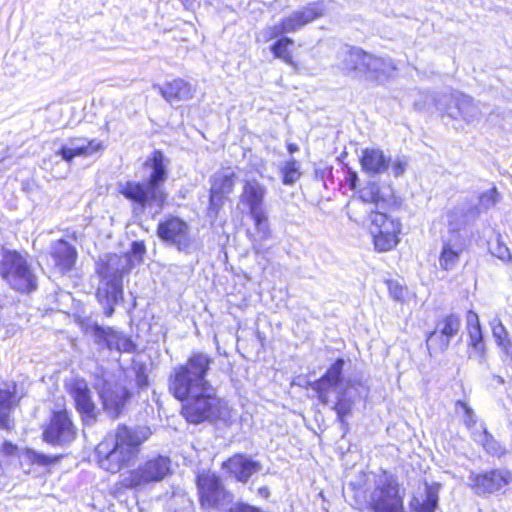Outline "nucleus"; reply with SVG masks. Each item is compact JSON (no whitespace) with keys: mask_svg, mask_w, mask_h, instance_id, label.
<instances>
[{"mask_svg":"<svg viewBox=\"0 0 512 512\" xmlns=\"http://www.w3.org/2000/svg\"><path fill=\"white\" fill-rule=\"evenodd\" d=\"M16 393L15 382L5 383L0 388V429L10 430L13 427L11 412L17 405Z\"/></svg>","mask_w":512,"mask_h":512,"instance_id":"nucleus-26","label":"nucleus"},{"mask_svg":"<svg viewBox=\"0 0 512 512\" xmlns=\"http://www.w3.org/2000/svg\"><path fill=\"white\" fill-rule=\"evenodd\" d=\"M84 332L93 339L99 349L130 352L133 348V343L129 338L109 326H101L94 322L86 324Z\"/></svg>","mask_w":512,"mask_h":512,"instance_id":"nucleus-12","label":"nucleus"},{"mask_svg":"<svg viewBox=\"0 0 512 512\" xmlns=\"http://www.w3.org/2000/svg\"><path fill=\"white\" fill-rule=\"evenodd\" d=\"M338 67L347 75L364 74L366 52L357 47L345 45L338 51Z\"/></svg>","mask_w":512,"mask_h":512,"instance_id":"nucleus-23","label":"nucleus"},{"mask_svg":"<svg viewBox=\"0 0 512 512\" xmlns=\"http://www.w3.org/2000/svg\"><path fill=\"white\" fill-rule=\"evenodd\" d=\"M387 284L389 293L393 299L397 301L404 299L405 290L398 282L390 280Z\"/></svg>","mask_w":512,"mask_h":512,"instance_id":"nucleus-48","label":"nucleus"},{"mask_svg":"<svg viewBox=\"0 0 512 512\" xmlns=\"http://www.w3.org/2000/svg\"><path fill=\"white\" fill-rule=\"evenodd\" d=\"M348 180L350 182L351 187L354 188L357 181V174L355 172L350 173Z\"/></svg>","mask_w":512,"mask_h":512,"instance_id":"nucleus-55","label":"nucleus"},{"mask_svg":"<svg viewBox=\"0 0 512 512\" xmlns=\"http://www.w3.org/2000/svg\"><path fill=\"white\" fill-rule=\"evenodd\" d=\"M500 201V195L496 187H492L482 192L478 198V205L482 212H486L493 208Z\"/></svg>","mask_w":512,"mask_h":512,"instance_id":"nucleus-41","label":"nucleus"},{"mask_svg":"<svg viewBox=\"0 0 512 512\" xmlns=\"http://www.w3.org/2000/svg\"><path fill=\"white\" fill-rule=\"evenodd\" d=\"M459 409L463 410V423L472 435L473 430H479V425L477 424V416L474 410L462 400H457L455 403L456 412H459Z\"/></svg>","mask_w":512,"mask_h":512,"instance_id":"nucleus-39","label":"nucleus"},{"mask_svg":"<svg viewBox=\"0 0 512 512\" xmlns=\"http://www.w3.org/2000/svg\"><path fill=\"white\" fill-rule=\"evenodd\" d=\"M153 88L158 90L162 97L170 104L188 101L194 94L192 85L181 78L167 82L163 86L154 84Z\"/></svg>","mask_w":512,"mask_h":512,"instance_id":"nucleus-24","label":"nucleus"},{"mask_svg":"<svg viewBox=\"0 0 512 512\" xmlns=\"http://www.w3.org/2000/svg\"><path fill=\"white\" fill-rule=\"evenodd\" d=\"M472 439L481 444L489 455L501 456L505 453V448L488 432L484 423L479 424V430H473Z\"/></svg>","mask_w":512,"mask_h":512,"instance_id":"nucleus-32","label":"nucleus"},{"mask_svg":"<svg viewBox=\"0 0 512 512\" xmlns=\"http://www.w3.org/2000/svg\"><path fill=\"white\" fill-rule=\"evenodd\" d=\"M94 388L98 392L103 409L107 415L112 419L118 418L127 400L130 398L129 390L106 374L96 376Z\"/></svg>","mask_w":512,"mask_h":512,"instance_id":"nucleus-9","label":"nucleus"},{"mask_svg":"<svg viewBox=\"0 0 512 512\" xmlns=\"http://www.w3.org/2000/svg\"><path fill=\"white\" fill-rule=\"evenodd\" d=\"M310 387L317 393L319 401L324 405L329 403V391L331 389L336 388L338 390L340 388L333 381L325 378L324 375L320 379L310 383Z\"/></svg>","mask_w":512,"mask_h":512,"instance_id":"nucleus-37","label":"nucleus"},{"mask_svg":"<svg viewBox=\"0 0 512 512\" xmlns=\"http://www.w3.org/2000/svg\"><path fill=\"white\" fill-rule=\"evenodd\" d=\"M136 384L139 388H144L148 385V377L143 372H138L136 374Z\"/></svg>","mask_w":512,"mask_h":512,"instance_id":"nucleus-51","label":"nucleus"},{"mask_svg":"<svg viewBox=\"0 0 512 512\" xmlns=\"http://www.w3.org/2000/svg\"><path fill=\"white\" fill-rule=\"evenodd\" d=\"M466 325L469 336V359L477 362L481 367L488 369L489 366L486 346L483 340V333L477 313L472 310L468 311L466 316Z\"/></svg>","mask_w":512,"mask_h":512,"instance_id":"nucleus-15","label":"nucleus"},{"mask_svg":"<svg viewBox=\"0 0 512 512\" xmlns=\"http://www.w3.org/2000/svg\"><path fill=\"white\" fill-rule=\"evenodd\" d=\"M362 170L369 175H379L388 171L390 157L379 148H365L360 157Z\"/></svg>","mask_w":512,"mask_h":512,"instance_id":"nucleus-25","label":"nucleus"},{"mask_svg":"<svg viewBox=\"0 0 512 512\" xmlns=\"http://www.w3.org/2000/svg\"><path fill=\"white\" fill-rule=\"evenodd\" d=\"M293 44V39L284 36L278 39L276 42H274L270 49L276 58H279L283 60L286 64L291 65L293 63V58L288 50V47L292 46Z\"/></svg>","mask_w":512,"mask_h":512,"instance_id":"nucleus-38","label":"nucleus"},{"mask_svg":"<svg viewBox=\"0 0 512 512\" xmlns=\"http://www.w3.org/2000/svg\"><path fill=\"white\" fill-rule=\"evenodd\" d=\"M408 165V160L404 156H396L394 159L390 158L389 168L392 175L396 178L404 175Z\"/></svg>","mask_w":512,"mask_h":512,"instance_id":"nucleus-45","label":"nucleus"},{"mask_svg":"<svg viewBox=\"0 0 512 512\" xmlns=\"http://www.w3.org/2000/svg\"><path fill=\"white\" fill-rule=\"evenodd\" d=\"M86 138H72L68 141V144H74L75 146H81L82 142H89Z\"/></svg>","mask_w":512,"mask_h":512,"instance_id":"nucleus-53","label":"nucleus"},{"mask_svg":"<svg viewBox=\"0 0 512 512\" xmlns=\"http://www.w3.org/2000/svg\"><path fill=\"white\" fill-rule=\"evenodd\" d=\"M345 361L342 358L336 359V361L327 369L324 376L335 384L339 385L342 379V372Z\"/></svg>","mask_w":512,"mask_h":512,"instance_id":"nucleus-44","label":"nucleus"},{"mask_svg":"<svg viewBox=\"0 0 512 512\" xmlns=\"http://www.w3.org/2000/svg\"><path fill=\"white\" fill-rule=\"evenodd\" d=\"M450 116H451L452 118H457V116H456V115H454V114H452V113L450 114Z\"/></svg>","mask_w":512,"mask_h":512,"instance_id":"nucleus-57","label":"nucleus"},{"mask_svg":"<svg viewBox=\"0 0 512 512\" xmlns=\"http://www.w3.org/2000/svg\"><path fill=\"white\" fill-rule=\"evenodd\" d=\"M170 473V458L155 454L129 471L122 479V484L126 488L142 490L163 481Z\"/></svg>","mask_w":512,"mask_h":512,"instance_id":"nucleus-5","label":"nucleus"},{"mask_svg":"<svg viewBox=\"0 0 512 512\" xmlns=\"http://www.w3.org/2000/svg\"><path fill=\"white\" fill-rule=\"evenodd\" d=\"M284 34H288V32L285 30L282 20L278 24L269 26L263 31V36L266 40H272Z\"/></svg>","mask_w":512,"mask_h":512,"instance_id":"nucleus-47","label":"nucleus"},{"mask_svg":"<svg viewBox=\"0 0 512 512\" xmlns=\"http://www.w3.org/2000/svg\"><path fill=\"white\" fill-rule=\"evenodd\" d=\"M199 503L205 511H219L233 501V495L224 486L222 479L210 471L196 477Z\"/></svg>","mask_w":512,"mask_h":512,"instance_id":"nucleus-7","label":"nucleus"},{"mask_svg":"<svg viewBox=\"0 0 512 512\" xmlns=\"http://www.w3.org/2000/svg\"><path fill=\"white\" fill-rule=\"evenodd\" d=\"M369 222V231L377 251H389L398 244V235L401 232L398 220L389 218L383 212L371 211Z\"/></svg>","mask_w":512,"mask_h":512,"instance_id":"nucleus-11","label":"nucleus"},{"mask_svg":"<svg viewBox=\"0 0 512 512\" xmlns=\"http://www.w3.org/2000/svg\"><path fill=\"white\" fill-rule=\"evenodd\" d=\"M360 198L364 202L374 203L376 206H379V203L382 201V197L380 195V188L377 184H370L360 192Z\"/></svg>","mask_w":512,"mask_h":512,"instance_id":"nucleus-43","label":"nucleus"},{"mask_svg":"<svg viewBox=\"0 0 512 512\" xmlns=\"http://www.w3.org/2000/svg\"><path fill=\"white\" fill-rule=\"evenodd\" d=\"M25 457L30 463L39 466H48L58 460V457L48 456L30 448L25 450Z\"/></svg>","mask_w":512,"mask_h":512,"instance_id":"nucleus-42","label":"nucleus"},{"mask_svg":"<svg viewBox=\"0 0 512 512\" xmlns=\"http://www.w3.org/2000/svg\"><path fill=\"white\" fill-rule=\"evenodd\" d=\"M490 325L492 329V335L497 345L505 352V354L512 355V344L511 341L508 339V332L505 326L500 321V319L494 318L491 321Z\"/></svg>","mask_w":512,"mask_h":512,"instance_id":"nucleus-36","label":"nucleus"},{"mask_svg":"<svg viewBox=\"0 0 512 512\" xmlns=\"http://www.w3.org/2000/svg\"><path fill=\"white\" fill-rule=\"evenodd\" d=\"M259 493L260 494L267 493V488H260Z\"/></svg>","mask_w":512,"mask_h":512,"instance_id":"nucleus-56","label":"nucleus"},{"mask_svg":"<svg viewBox=\"0 0 512 512\" xmlns=\"http://www.w3.org/2000/svg\"><path fill=\"white\" fill-rule=\"evenodd\" d=\"M448 218V234L461 233V230L464 229L470 223H463L461 215L452 216V210H450L447 214Z\"/></svg>","mask_w":512,"mask_h":512,"instance_id":"nucleus-46","label":"nucleus"},{"mask_svg":"<svg viewBox=\"0 0 512 512\" xmlns=\"http://www.w3.org/2000/svg\"><path fill=\"white\" fill-rule=\"evenodd\" d=\"M214 359L200 351L192 352L185 363L175 366L168 378L170 393L183 402L181 413L187 422L227 421L228 403L216 395L207 379Z\"/></svg>","mask_w":512,"mask_h":512,"instance_id":"nucleus-1","label":"nucleus"},{"mask_svg":"<svg viewBox=\"0 0 512 512\" xmlns=\"http://www.w3.org/2000/svg\"><path fill=\"white\" fill-rule=\"evenodd\" d=\"M76 437V429L67 411L54 412L43 431V439L52 445H65Z\"/></svg>","mask_w":512,"mask_h":512,"instance_id":"nucleus-14","label":"nucleus"},{"mask_svg":"<svg viewBox=\"0 0 512 512\" xmlns=\"http://www.w3.org/2000/svg\"><path fill=\"white\" fill-rule=\"evenodd\" d=\"M0 276L13 290L21 293H30L37 288V276L27 254L17 250L1 249Z\"/></svg>","mask_w":512,"mask_h":512,"instance_id":"nucleus-4","label":"nucleus"},{"mask_svg":"<svg viewBox=\"0 0 512 512\" xmlns=\"http://www.w3.org/2000/svg\"><path fill=\"white\" fill-rule=\"evenodd\" d=\"M495 255L503 261H510L512 258L509 248L504 245L497 246Z\"/></svg>","mask_w":512,"mask_h":512,"instance_id":"nucleus-49","label":"nucleus"},{"mask_svg":"<svg viewBox=\"0 0 512 512\" xmlns=\"http://www.w3.org/2000/svg\"><path fill=\"white\" fill-rule=\"evenodd\" d=\"M499 382H503V379L501 377H498Z\"/></svg>","mask_w":512,"mask_h":512,"instance_id":"nucleus-58","label":"nucleus"},{"mask_svg":"<svg viewBox=\"0 0 512 512\" xmlns=\"http://www.w3.org/2000/svg\"><path fill=\"white\" fill-rule=\"evenodd\" d=\"M326 12L324 2H312L300 9L292 11L282 18L285 30L288 33H295L307 24L322 17Z\"/></svg>","mask_w":512,"mask_h":512,"instance_id":"nucleus-17","label":"nucleus"},{"mask_svg":"<svg viewBox=\"0 0 512 512\" xmlns=\"http://www.w3.org/2000/svg\"><path fill=\"white\" fill-rule=\"evenodd\" d=\"M145 165L151 168L147 181H126L118 185L119 193L132 203L135 216L142 215L146 210L158 214L167 200V193L163 188L168 177L164 154L160 150H155Z\"/></svg>","mask_w":512,"mask_h":512,"instance_id":"nucleus-2","label":"nucleus"},{"mask_svg":"<svg viewBox=\"0 0 512 512\" xmlns=\"http://www.w3.org/2000/svg\"><path fill=\"white\" fill-rule=\"evenodd\" d=\"M17 450V446L9 441L3 443V452L7 455H13Z\"/></svg>","mask_w":512,"mask_h":512,"instance_id":"nucleus-52","label":"nucleus"},{"mask_svg":"<svg viewBox=\"0 0 512 512\" xmlns=\"http://www.w3.org/2000/svg\"><path fill=\"white\" fill-rule=\"evenodd\" d=\"M299 169L300 164L294 158H291L290 160L286 161L283 167L281 168L283 184H294L301 176Z\"/></svg>","mask_w":512,"mask_h":512,"instance_id":"nucleus-40","label":"nucleus"},{"mask_svg":"<svg viewBox=\"0 0 512 512\" xmlns=\"http://www.w3.org/2000/svg\"><path fill=\"white\" fill-rule=\"evenodd\" d=\"M234 173L216 174L212 179L210 189V201L212 202L216 196H222L232 192L234 187Z\"/></svg>","mask_w":512,"mask_h":512,"instance_id":"nucleus-34","label":"nucleus"},{"mask_svg":"<svg viewBox=\"0 0 512 512\" xmlns=\"http://www.w3.org/2000/svg\"><path fill=\"white\" fill-rule=\"evenodd\" d=\"M101 281L97 288L96 297L103 307L104 315L111 317L115 306L123 300V273L110 265L98 269Z\"/></svg>","mask_w":512,"mask_h":512,"instance_id":"nucleus-8","label":"nucleus"},{"mask_svg":"<svg viewBox=\"0 0 512 512\" xmlns=\"http://www.w3.org/2000/svg\"><path fill=\"white\" fill-rule=\"evenodd\" d=\"M438 501L437 488L426 485L424 500L420 501L418 498L413 497L410 506L414 512H435L438 507Z\"/></svg>","mask_w":512,"mask_h":512,"instance_id":"nucleus-33","label":"nucleus"},{"mask_svg":"<svg viewBox=\"0 0 512 512\" xmlns=\"http://www.w3.org/2000/svg\"><path fill=\"white\" fill-rule=\"evenodd\" d=\"M250 217L254 221L255 232H248L249 239L251 241L252 249L256 255L265 257L271 249L270 246L266 245V241L272 238V231L270 229L268 216L266 212L252 214Z\"/></svg>","mask_w":512,"mask_h":512,"instance_id":"nucleus-20","label":"nucleus"},{"mask_svg":"<svg viewBox=\"0 0 512 512\" xmlns=\"http://www.w3.org/2000/svg\"><path fill=\"white\" fill-rule=\"evenodd\" d=\"M102 149L103 143L92 139L89 142H82L81 146L67 143L56 152V155L61 156L66 162H71L77 156H91Z\"/></svg>","mask_w":512,"mask_h":512,"instance_id":"nucleus-30","label":"nucleus"},{"mask_svg":"<svg viewBox=\"0 0 512 512\" xmlns=\"http://www.w3.org/2000/svg\"><path fill=\"white\" fill-rule=\"evenodd\" d=\"M368 507L371 512H404V493L396 478L384 473L376 480Z\"/></svg>","mask_w":512,"mask_h":512,"instance_id":"nucleus-6","label":"nucleus"},{"mask_svg":"<svg viewBox=\"0 0 512 512\" xmlns=\"http://www.w3.org/2000/svg\"><path fill=\"white\" fill-rule=\"evenodd\" d=\"M131 251L136 256H142L145 253V245L143 242L134 241L132 243Z\"/></svg>","mask_w":512,"mask_h":512,"instance_id":"nucleus-50","label":"nucleus"},{"mask_svg":"<svg viewBox=\"0 0 512 512\" xmlns=\"http://www.w3.org/2000/svg\"><path fill=\"white\" fill-rule=\"evenodd\" d=\"M396 69L391 59L376 57L366 53L364 74L375 80H383Z\"/></svg>","mask_w":512,"mask_h":512,"instance_id":"nucleus-29","label":"nucleus"},{"mask_svg":"<svg viewBox=\"0 0 512 512\" xmlns=\"http://www.w3.org/2000/svg\"><path fill=\"white\" fill-rule=\"evenodd\" d=\"M356 389L346 385L337 390V400L332 409L337 414V420L341 424L343 430H347L348 422L346 417L352 413L355 404Z\"/></svg>","mask_w":512,"mask_h":512,"instance_id":"nucleus-28","label":"nucleus"},{"mask_svg":"<svg viewBox=\"0 0 512 512\" xmlns=\"http://www.w3.org/2000/svg\"><path fill=\"white\" fill-rule=\"evenodd\" d=\"M287 150L290 154H293L295 152H297L299 150V147L297 144H294V143H290L288 144L287 146Z\"/></svg>","mask_w":512,"mask_h":512,"instance_id":"nucleus-54","label":"nucleus"},{"mask_svg":"<svg viewBox=\"0 0 512 512\" xmlns=\"http://www.w3.org/2000/svg\"><path fill=\"white\" fill-rule=\"evenodd\" d=\"M468 481L477 495L493 494L512 483V472L505 468L471 472Z\"/></svg>","mask_w":512,"mask_h":512,"instance_id":"nucleus-13","label":"nucleus"},{"mask_svg":"<svg viewBox=\"0 0 512 512\" xmlns=\"http://www.w3.org/2000/svg\"><path fill=\"white\" fill-rule=\"evenodd\" d=\"M71 395L83 421L86 424H93L96 421V406L87 383L83 380H76L72 385Z\"/></svg>","mask_w":512,"mask_h":512,"instance_id":"nucleus-18","label":"nucleus"},{"mask_svg":"<svg viewBox=\"0 0 512 512\" xmlns=\"http://www.w3.org/2000/svg\"><path fill=\"white\" fill-rule=\"evenodd\" d=\"M481 213V208L472 199H465L452 209V216L460 214L463 223L474 222Z\"/></svg>","mask_w":512,"mask_h":512,"instance_id":"nucleus-35","label":"nucleus"},{"mask_svg":"<svg viewBox=\"0 0 512 512\" xmlns=\"http://www.w3.org/2000/svg\"><path fill=\"white\" fill-rule=\"evenodd\" d=\"M464 248L465 241L461 233L445 236L439 258L441 268L447 271L452 270L457 265Z\"/></svg>","mask_w":512,"mask_h":512,"instance_id":"nucleus-22","label":"nucleus"},{"mask_svg":"<svg viewBox=\"0 0 512 512\" xmlns=\"http://www.w3.org/2000/svg\"><path fill=\"white\" fill-rule=\"evenodd\" d=\"M151 435L148 426L119 424L114 435L106 437L95 449L99 466L110 473L130 466L138 458L142 444Z\"/></svg>","mask_w":512,"mask_h":512,"instance_id":"nucleus-3","label":"nucleus"},{"mask_svg":"<svg viewBox=\"0 0 512 512\" xmlns=\"http://www.w3.org/2000/svg\"><path fill=\"white\" fill-rule=\"evenodd\" d=\"M49 256L54 266L61 272L72 270L77 260L76 248L64 239L53 241L49 246Z\"/></svg>","mask_w":512,"mask_h":512,"instance_id":"nucleus-21","label":"nucleus"},{"mask_svg":"<svg viewBox=\"0 0 512 512\" xmlns=\"http://www.w3.org/2000/svg\"><path fill=\"white\" fill-rule=\"evenodd\" d=\"M452 101L457 109L458 116L467 123H472L479 119L480 110L474 104L471 97L455 91L451 95Z\"/></svg>","mask_w":512,"mask_h":512,"instance_id":"nucleus-31","label":"nucleus"},{"mask_svg":"<svg viewBox=\"0 0 512 512\" xmlns=\"http://www.w3.org/2000/svg\"><path fill=\"white\" fill-rule=\"evenodd\" d=\"M157 235L166 245L176 248L179 252L190 254L195 247L189 225L179 217L169 216L157 227Z\"/></svg>","mask_w":512,"mask_h":512,"instance_id":"nucleus-10","label":"nucleus"},{"mask_svg":"<svg viewBox=\"0 0 512 512\" xmlns=\"http://www.w3.org/2000/svg\"><path fill=\"white\" fill-rule=\"evenodd\" d=\"M460 325L461 320L455 314L447 315L439 320L435 330L427 338L429 349L445 351L449 347L451 339L459 332Z\"/></svg>","mask_w":512,"mask_h":512,"instance_id":"nucleus-16","label":"nucleus"},{"mask_svg":"<svg viewBox=\"0 0 512 512\" xmlns=\"http://www.w3.org/2000/svg\"><path fill=\"white\" fill-rule=\"evenodd\" d=\"M222 468L226 469L237 481L246 483L253 474L261 470L262 465L246 455L235 454L223 462Z\"/></svg>","mask_w":512,"mask_h":512,"instance_id":"nucleus-19","label":"nucleus"},{"mask_svg":"<svg viewBox=\"0 0 512 512\" xmlns=\"http://www.w3.org/2000/svg\"><path fill=\"white\" fill-rule=\"evenodd\" d=\"M265 195L266 188L258 181L248 180L245 182L241 201L248 206L250 215L265 212L263 209Z\"/></svg>","mask_w":512,"mask_h":512,"instance_id":"nucleus-27","label":"nucleus"}]
</instances>
